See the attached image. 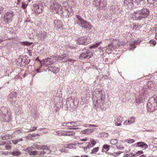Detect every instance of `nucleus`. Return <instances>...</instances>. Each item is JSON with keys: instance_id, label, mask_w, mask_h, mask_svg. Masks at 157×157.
<instances>
[{"instance_id": "obj_1", "label": "nucleus", "mask_w": 157, "mask_h": 157, "mask_svg": "<svg viewBox=\"0 0 157 157\" xmlns=\"http://www.w3.org/2000/svg\"><path fill=\"white\" fill-rule=\"evenodd\" d=\"M92 94V100L94 106L96 107L98 105H102L105 98V94L104 90L101 88L96 89L93 92Z\"/></svg>"}, {"instance_id": "obj_2", "label": "nucleus", "mask_w": 157, "mask_h": 157, "mask_svg": "<svg viewBox=\"0 0 157 157\" xmlns=\"http://www.w3.org/2000/svg\"><path fill=\"white\" fill-rule=\"evenodd\" d=\"M76 17L77 19L75 21V25L81 27L86 33H88L91 29L92 26L90 23L84 20L80 16L76 15Z\"/></svg>"}, {"instance_id": "obj_3", "label": "nucleus", "mask_w": 157, "mask_h": 157, "mask_svg": "<svg viewBox=\"0 0 157 157\" xmlns=\"http://www.w3.org/2000/svg\"><path fill=\"white\" fill-rule=\"evenodd\" d=\"M150 14L149 10L147 8H143L133 13L132 17L136 20H141L147 17Z\"/></svg>"}, {"instance_id": "obj_4", "label": "nucleus", "mask_w": 157, "mask_h": 157, "mask_svg": "<svg viewBox=\"0 0 157 157\" xmlns=\"http://www.w3.org/2000/svg\"><path fill=\"white\" fill-rule=\"evenodd\" d=\"M146 108L148 112H152L157 109V95L150 98L147 104Z\"/></svg>"}, {"instance_id": "obj_5", "label": "nucleus", "mask_w": 157, "mask_h": 157, "mask_svg": "<svg viewBox=\"0 0 157 157\" xmlns=\"http://www.w3.org/2000/svg\"><path fill=\"white\" fill-rule=\"evenodd\" d=\"M0 116L5 121L8 122L11 119V113L8 112L7 107L2 106L0 108Z\"/></svg>"}, {"instance_id": "obj_6", "label": "nucleus", "mask_w": 157, "mask_h": 157, "mask_svg": "<svg viewBox=\"0 0 157 157\" xmlns=\"http://www.w3.org/2000/svg\"><path fill=\"white\" fill-rule=\"evenodd\" d=\"M50 9L54 13H58L61 15L67 16L68 14H63L64 11L62 10L61 6L57 2H54L51 3Z\"/></svg>"}, {"instance_id": "obj_7", "label": "nucleus", "mask_w": 157, "mask_h": 157, "mask_svg": "<svg viewBox=\"0 0 157 157\" xmlns=\"http://www.w3.org/2000/svg\"><path fill=\"white\" fill-rule=\"evenodd\" d=\"M64 102H57L56 104H55V106H56L57 109H60L64 106L65 107L68 108H74L75 106L74 101L72 98H69L65 102L66 104H64Z\"/></svg>"}, {"instance_id": "obj_8", "label": "nucleus", "mask_w": 157, "mask_h": 157, "mask_svg": "<svg viewBox=\"0 0 157 157\" xmlns=\"http://www.w3.org/2000/svg\"><path fill=\"white\" fill-rule=\"evenodd\" d=\"M149 96L148 92L146 88H143L139 92L138 98H136V103L139 104L143 102L145 99Z\"/></svg>"}, {"instance_id": "obj_9", "label": "nucleus", "mask_w": 157, "mask_h": 157, "mask_svg": "<svg viewBox=\"0 0 157 157\" xmlns=\"http://www.w3.org/2000/svg\"><path fill=\"white\" fill-rule=\"evenodd\" d=\"M93 4L97 9L102 10L106 8L107 4L106 0H95Z\"/></svg>"}, {"instance_id": "obj_10", "label": "nucleus", "mask_w": 157, "mask_h": 157, "mask_svg": "<svg viewBox=\"0 0 157 157\" xmlns=\"http://www.w3.org/2000/svg\"><path fill=\"white\" fill-rule=\"evenodd\" d=\"M30 62V59L27 56H24L22 58L20 57L17 59L16 64L21 67L25 66L28 64Z\"/></svg>"}, {"instance_id": "obj_11", "label": "nucleus", "mask_w": 157, "mask_h": 157, "mask_svg": "<svg viewBox=\"0 0 157 157\" xmlns=\"http://www.w3.org/2000/svg\"><path fill=\"white\" fill-rule=\"evenodd\" d=\"M14 15L13 12L11 10L6 12L4 15V21L6 24L10 23L13 19Z\"/></svg>"}, {"instance_id": "obj_12", "label": "nucleus", "mask_w": 157, "mask_h": 157, "mask_svg": "<svg viewBox=\"0 0 157 157\" xmlns=\"http://www.w3.org/2000/svg\"><path fill=\"white\" fill-rule=\"evenodd\" d=\"M92 52L89 50H86L83 51L79 56V59H89L93 56Z\"/></svg>"}, {"instance_id": "obj_13", "label": "nucleus", "mask_w": 157, "mask_h": 157, "mask_svg": "<svg viewBox=\"0 0 157 157\" xmlns=\"http://www.w3.org/2000/svg\"><path fill=\"white\" fill-rule=\"evenodd\" d=\"M63 5L64 6H65V11L64 12L63 14H68L67 16L68 15L69 16L70 15L72 16L73 13H72L73 11L71 7L68 6L67 2L63 3Z\"/></svg>"}, {"instance_id": "obj_14", "label": "nucleus", "mask_w": 157, "mask_h": 157, "mask_svg": "<svg viewBox=\"0 0 157 157\" xmlns=\"http://www.w3.org/2000/svg\"><path fill=\"white\" fill-rule=\"evenodd\" d=\"M124 6L126 8L131 9L132 7H136L133 3V0H124Z\"/></svg>"}, {"instance_id": "obj_15", "label": "nucleus", "mask_w": 157, "mask_h": 157, "mask_svg": "<svg viewBox=\"0 0 157 157\" xmlns=\"http://www.w3.org/2000/svg\"><path fill=\"white\" fill-rule=\"evenodd\" d=\"M89 43V40L86 37L84 36L79 37L77 40V43L79 44L86 45Z\"/></svg>"}, {"instance_id": "obj_16", "label": "nucleus", "mask_w": 157, "mask_h": 157, "mask_svg": "<svg viewBox=\"0 0 157 157\" xmlns=\"http://www.w3.org/2000/svg\"><path fill=\"white\" fill-rule=\"evenodd\" d=\"M17 94V93L16 92H13L9 95L8 99L12 104L15 103Z\"/></svg>"}, {"instance_id": "obj_17", "label": "nucleus", "mask_w": 157, "mask_h": 157, "mask_svg": "<svg viewBox=\"0 0 157 157\" xmlns=\"http://www.w3.org/2000/svg\"><path fill=\"white\" fill-rule=\"evenodd\" d=\"M37 36L39 40H44L46 36V33L44 31H37Z\"/></svg>"}, {"instance_id": "obj_18", "label": "nucleus", "mask_w": 157, "mask_h": 157, "mask_svg": "<svg viewBox=\"0 0 157 157\" xmlns=\"http://www.w3.org/2000/svg\"><path fill=\"white\" fill-rule=\"evenodd\" d=\"M54 62L52 57L47 58V59L44 60V61H43V64L45 65L46 67L47 65L52 64Z\"/></svg>"}, {"instance_id": "obj_19", "label": "nucleus", "mask_w": 157, "mask_h": 157, "mask_svg": "<svg viewBox=\"0 0 157 157\" xmlns=\"http://www.w3.org/2000/svg\"><path fill=\"white\" fill-rule=\"evenodd\" d=\"M47 69L49 71L54 73L57 74L59 71V69L53 66H50L47 68Z\"/></svg>"}, {"instance_id": "obj_20", "label": "nucleus", "mask_w": 157, "mask_h": 157, "mask_svg": "<svg viewBox=\"0 0 157 157\" xmlns=\"http://www.w3.org/2000/svg\"><path fill=\"white\" fill-rule=\"evenodd\" d=\"M55 27L57 29H59L62 26V22L58 19L55 20L54 21Z\"/></svg>"}, {"instance_id": "obj_21", "label": "nucleus", "mask_w": 157, "mask_h": 157, "mask_svg": "<svg viewBox=\"0 0 157 157\" xmlns=\"http://www.w3.org/2000/svg\"><path fill=\"white\" fill-rule=\"evenodd\" d=\"M135 118L133 117H130L128 121H126L124 122L123 124L124 125L132 124L135 122Z\"/></svg>"}, {"instance_id": "obj_22", "label": "nucleus", "mask_w": 157, "mask_h": 157, "mask_svg": "<svg viewBox=\"0 0 157 157\" xmlns=\"http://www.w3.org/2000/svg\"><path fill=\"white\" fill-rule=\"evenodd\" d=\"M35 6L36 11L37 13H40L41 12L44 8L43 4L41 3H38V4L36 5Z\"/></svg>"}, {"instance_id": "obj_23", "label": "nucleus", "mask_w": 157, "mask_h": 157, "mask_svg": "<svg viewBox=\"0 0 157 157\" xmlns=\"http://www.w3.org/2000/svg\"><path fill=\"white\" fill-rule=\"evenodd\" d=\"M86 143H88V144L87 147L85 148L87 149L93 147L96 144V142L94 140L92 139V140H91L90 142Z\"/></svg>"}, {"instance_id": "obj_24", "label": "nucleus", "mask_w": 157, "mask_h": 157, "mask_svg": "<svg viewBox=\"0 0 157 157\" xmlns=\"http://www.w3.org/2000/svg\"><path fill=\"white\" fill-rule=\"evenodd\" d=\"M75 132L73 131H64L65 136H74L75 135Z\"/></svg>"}, {"instance_id": "obj_25", "label": "nucleus", "mask_w": 157, "mask_h": 157, "mask_svg": "<svg viewBox=\"0 0 157 157\" xmlns=\"http://www.w3.org/2000/svg\"><path fill=\"white\" fill-rule=\"evenodd\" d=\"M67 124H68V125H67V127H68L67 128L68 129H78L79 128H78L74 127L73 122H68Z\"/></svg>"}, {"instance_id": "obj_26", "label": "nucleus", "mask_w": 157, "mask_h": 157, "mask_svg": "<svg viewBox=\"0 0 157 157\" xmlns=\"http://www.w3.org/2000/svg\"><path fill=\"white\" fill-rule=\"evenodd\" d=\"M54 135L58 136H65L64 131H57L54 132Z\"/></svg>"}, {"instance_id": "obj_27", "label": "nucleus", "mask_w": 157, "mask_h": 157, "mask_svg": "<svg viewBox=\"0 0 157 157\" xmlns=\"http://www.w3.org/2000/svg\"><path fill=\"white\" fill-rule=\"evenodd\" d=\"M101 43L102 42L101 41L93 45H89V48L90 49H95L99 46Z\"/></svg>"}, {"instance_id": "obj_28", "label": "nucleus", "mask_w": 157, "mask_h": 157, "mask_svg": "<svg viewBox=\"0 0 157 157\" xmlns=\"http://www.w3.org/2000/svg\"><path fill=\"white\" fill-rule=\"evenodd\" d=\"M108 135V134L107 132H101L99 133V136L102 139H103L107 137Z\"/></svg>"}, {"instance_id": "obj_29", "label": "nucleus", "mask_w": 157, "mask_h": 157, "mask_svg": "<svg viewBox=\"0 0 157 157\" xmlns=\"http://www.w3.org/2000/svg\"><path fill=\"white\" fill-rule=\"evenodd\" d=\"M74 127H76L80 126L83 125V123L81 121H77L73 122Z\"/></svg>"}, {"instance_id": "obj_30", "label": "nucleus", "mask_w": 157, "mask_h": 157, "mask_svg": "<svg viewBox=\"0 0 157 157\" xmlns=\"http://www.w3.org/2000/svg\"><path fill=\"white\" fill-rule=\"evenodd\" d=\"M67 55L66 54H64L62 55L61 56H59L58 57V60H59L62 61L64 62L63 61L66 60L67 59H65L66 58Z\"/></svg>"}, {"instance_id": "obj_31", "label": "nucleus", "mask_w": 157, "mask_h": 157, "mask_svg": "<svg viewBox=\"0 0 157 157\" xmlns=\"http://www.w3.org/2000/svg\"><path fill=\"white\" fill-rule=\"evenodd\" d=\"M65 147L66 148L70 149H75V145L73 144H66Z\"/></svg>"}, {"instance_id": "obj_32", "label": "nucleus", "mask_w": 157, "mask_h": 157, "mask_svg": "<svg viewBox=\"0 0 157 157\" xmlns=\"http://www.w3.org/2000/svg\"><path fill=\"white\" fill-rule=\"evenodd\" d=\"M36 136V135L34 134H29L26 137V139L31 140L33 139L34 137Z\"/></svg>"}, {"instance_id": "obj_33", "label": "nucleus", "mask_w": 157, "mask_h": 157, "mask_svg": "<svg viewBox=\"0 0 157 157\" xmlns=\"http://www.w3.org/2000/svg\"><path fill=\"white\" fill-rule=\"evenodd\" d=\"M95 128H91L90 129L88 128L85 130L86 134H89L93 132Z\"/></svg>"}, {"instance_id": "obj_34", "label": "nucleus", "mask_w": 157, "mask_h": 157, "mask_svg": "<svg viewBox=\"0 0 157 157\" xmlns=\"http://www.w3.org/2000/svg\"><path fill=\"white\" fill-rule=\"evenodd\" d=\"M143 1V0H134V5H135V7L140 6L141 2Z\"/></svg>"}, {"instance_id": "obj_35", "label": "nucleus", "mask_w": 157, "mask_h": 157, "mask_svg": "<svg viewBox=\"0 0 157 157\" xmlns=\"http://www.w3.org/2000/svg\"><path fill=\"white\" fill-rule=\"evenodd\" d=\"M148 146L149 149L153 151H155L157 149L156 147L154 146L153 144H150Z\"/></svg>"}, {"instance_id": "obj_36", "label": "nucleus", "mask_w": 157, "mask_h": 157, "mask_svg": "<svg viewBox=\"0 0 157 157\" xmlns=\"http://www.w3.org/2000/svg\"><path fill=\"white\" fill-rule=\"evenodd\" d=\"M154 83L150 81L148 82L147 86L150 89H153L152 88H154Z\"/></svg>"}, {"instance_id": "obj_37", "label": "nucleus", "mask_w": 157, "mask_h": 157, "mask_svg": "<svg viewBox=\"0 0 157 157\" xmlns=\"http://www.w3.org/2000/svg\"><path fill=\"white\" fill-rule=\"evenodd\" d=\"M11 138V136L9 135H5L2 137V139L3 140H7Z\"/></svg>"}, {"instance_id": "obj_38", "label": "nucleus", "mask_w": 157, "mask_h": 157, "mask_svg": "<svg viewBox=\"0 0 157 157\" xmlns=\"http://www.w3.org/2000/svg\"><path fill=\"white\" fill-rule=\"evenodd\" d=\"M118 143V140L117 139H113L110 140V143L113 145H116Z\"/></svg>"}, {"instance_id": "obj_39", "label": "nucleus", "mask_w": 157, "mask_h": 157, "mask_svg": "<svg viewBox=\"0 0 157 157\" xmlns=\"http://www.w3.org/2000/svg\"><path fill=\"white\" fill-rule=\"evenodd\" d=\"M99 147H98L94 148L91 151V153L96 154L97 152L98 151Z\"/></svg>"}, {"instance_id": "obj_40", "label": "nucleus", "mask_w": 157, "mask_h": 157, "mask_svg": "<svg viewBox=\"0 0 157 157\" xmlns=\"http://www.w3.org/2000/svg\"><path fill=\"white\" fill-rule=\"evenodd\" d=\"M11 154L13 156H18L19 155H20L21 154V153L20 151H13L11 153Z\"/></svg>"}, {"instance_id": "obj_41", "label": "nucleus", "mask_w": 157, "mask_h": 157, "mask_svg": "<svg viewBox=\"0 0 157 157\" xmlns=\"http://www.w3.org/2000/svg\"><path fill=\"white\" fill-rule=\"evenodd\" d=\"M108 47H109V48H110V50L111 51L113 50L114 49H115L116 48L115 46L113 45V44L112 43H110L108 45Z\"/></svg>"}, {"instance_id": "obj_42", "label": "nucleus", "mask_w": 157, "mask_h": 157, "mask_svg": "<svg viewBox=\"0 0 157 157\" xmlns=\"http://www.w3.org/2000/svg\"><path fill=\"white\" fill-rule=\"evenodd\" d=\"M111 7V9H112L113 10H114L115 12L117 11L119 9V7L118 5H116V6L113 5Z\"/></svg>"}, {"instance_id": "obj_43", "label": "nucleus", "mask_w": 157, "mask_h": 157, "mask_svg": "<svg viewBox=\"0 0 157 157\" xmlns=\"http://www.w3.org/2000/svg\"><path fill=\"white\" fill-rule=\"evenodd\" d=\"M125 141L129 144L133 143L135 142V140H134L131 139L125 140Z\"/></svg>"}, {"instance_id": "obj_44", "label": "nucleus", "mask_w": 157, "mask_h": 157, "mask_svg": "<svg viewBox=\"0 0 157 157\" xmlns=\"http://www.w3.org/2000/svg\"><path fill=\"white\" fill-rule=\"evenodd\" d=\"M144 142H137L136 144H137V146L136 147H142L143 146Z\"/></svg>"}, {"instance_id": "obj_45", "label": "nucleus", "mask_w": 157, "mask_h": 157, "mask_svg": "<svg viewBox=\"0 0 157 157\" xmlns=\"http://www.w3.org/2000/svg\"><path fill=\"white\" fill-rule=\"evenodd\" d=\"M34 147L35 149H36L38 150H41L42 147L40 145L37 144H34L33 145V147Z\"/></svg>"}, {"instance_id": "obj_46", "label": "nucleus", "mask_w": 157, "mask_h": 157, "mask_svg": "<svg viewBox=\"0 0 157 157\" xmlns=\"http://www.w3.org/2000/svg\"><path fill=\"white\" fill-rule=\"evenodd\" d=\"M22 141V139H18L16 140H13L12 141V142L13 143L15 144H17V143L19 142L20 141Z\"/></svg>"}, {"instance_id": "obj_47", "label": "nucleus", "mask_w": 157, "mask_h": 157, "mask_svg": "<svg viewBox=\"0 0 157 157\" xmlns=\"http://www.w3.org/2000/svg\"><path fill=\"white\" fill-rule=\"evenodd\" d=\"M11 143L10 141H4L0 142V145H3L4 144H11Z\"/></svg>"}, {"instance_id": "obj_48", "label": "nucleus", "mask_w": 157, "mask_h": 157, "mask_svg": "<svg viewBox=\"0 0 157 157\" xmlns=\"http://www.w3.org/2000/svg\"><path fill=\"white\" fill-rule=\"evenodd\" d=\"M122 117L121 116H119L117 117V118L116 119V121L121 122L122 121Z\"/></svg>"}, {"instance_id": "obj_49", "label": "nucleus", "mask_w": 157, "mask_h": 157, "mask_svg": "<svg viewBox=\"0 0 157 157\" xmlns=\"http://www.w3.org/2000/svg\"><path fill=\"white\" fill-rule=\"evenodd\" d=\"M103 148L108 151L109 149V146L107 144H104L103 146Z\"/></svg>"}, {"instance_id": "obj_50", "label": "nucleus", "mask_w": 157, "mask_h": 157, "mask_svg": "<svg viewBox=\"0 0 157 157\" xmlns=\"http://www.w3.org/2000/svg\"><path fill=\"white\" fill-rule=\"evenodd\" d=\"M38 154V151H34L31 152L29 155H36Z\"/></svg>"}, {"instance_id": "obj_51", "label": "nucleus", "mask_w": 157, "mask_h": 157, "mask_svg": "<svg viewBox=\"0 0 157 157\" xmlns=\"http://www.w3.org/2000/svg\"><path fill=\"white\" fill-rule=\"evenodd\" d=\"M22 44L25 45H30L32 44L33 43V42H29L27 41H23L22 42Z\"/></svg>"}, {"instance_id": "obj_52", "label": "nucleus", "mask_w": 157, "mask_h": 157, "mask_svg": "<svg viewBox=\"0 0 157 157\" xmlns=\"http://www.w3.org/2000/svg\"><path fill=\"white\" fill-rule=\"evenodd\" d=\"M157 1V0H147L148 3L150 4H153Z\"/></svg>"}, {"instance_id": "obj_53", "label": "nucleus", "mask_w": 157, "mask_h": 157, "mask_svg": "<svg viewBox=\"0 0 157 157\" xmlns=\"http://www.w3.org/2000/svg\"><path fill=\"white\" fill-rule=\"evenodd\" d=\"M116 147L117 149L120 150H123L124 149V147L121 145H117L116 146Z\"/></svg>"}, {"instance_id": "obj_54", "label": "nucleus", "mask_w": 157, "mask_h": 157, "mask_svg": "<svg viewBox=\"0 0 157 157\" xmlns=\"http://www.w3.org/2000/svg\"><path fill=\"white\" fill-rule=\"evenodd\" d=\"M37 127H33L31 128L28 132H31L35 131L37 129Z\"/></svg>"}, {"instance_id": "obj_55", "label": "nucleus", "mask_w": 157, "mask_h": 157, "mask_svg": "<svg viewBox=\"0 0 157 157\" xmlns=\"http://www.w3.org/2000/svg\"><path fill=\"white\" fill-rule=\"evenodd\" d=\"M12 29L11 28H6L5 29V30L7 32V33H12V32H11V31H12Z\"/></svg>"}, {"instance_id": "obj_56", "label": "nucleus", "mask_w": 157, "mask_h": 157, "mask_svg": "<svg viewBox=\"0 0 157 157\" xmlns=\"http://www.w3.org/2000/svg\"><path fill=\"white\" fill-rule=\"evenodd\" d=\"M148 147V145L147 144L144 143L143 146L142 148L143 149H146Z\"/></svg>"}, {"instance_id": "obj_57", "label": "nucleus", "mask_w": 157, "mask_h": 157, "mask_svg": "<svg viewBox=\"0 0 157 157\" xmlns=\"http://www.w3.org/2000/svg\"><path fill=\"white\" fill-rule=\"evenodd\" d=\"M33 150V149H31V148H30V147H27V148L24 150L25 151H26L27 152H29L30 151Z\"/></svg>"}, {"instance_id": "obj_58", "label": "nucleus", "mask_w": 157, "mask_h": 157, "mask_svg": "<svg viewBox=\"0 0 157 157\" xmlns=\"http://www.w3.org/2000/svg\"><path fill=\"white\" fill-rule=\"evenodd\" d=\"M150 44H153V45H155L156 42L155 40H151L149 42Z\"/></svg>"}, {"instance_id": "obj_59", "label": "nucleus", "mask_w": 157, "mask_h": 157, "mask_svg": "<svg viewBox=\"0 0 157 157\" xmlns=\"http://www.w3.org/2000/svg\"><path fill=\"white\" fill-rule=\"evenodd\" d=\"M42 149L43 150H47L48 149V147L46 145H44L42 146Z\"/></svg>"}, {"instance_id": "obj_60", "label": "nucleus", "mask_w": 157, "mask_h": 157, "mask_svg": "<svg viewBox=\"0 0 157 157\" xmlns=\"http://www.w3.org/2000/svg\"><path fill=\"white\" fill-rule=\"evenodd\" d=\"M152 142L154 144L157 145V138L153 139Z\"/></svg>"}, {"instance_id": "obj_61", "label": "nucleus", "mask_w": 157, "mask_h": 157, "mask_svg": "<svg viewBox=\"0 0 157 157\" xmlns=\"http://www.w3.org/2000/svg\"><path fill=\"white\" fill-rule=\"evenodd\" d=\"M5 147L6 149L8 150H10L11 148V146L9 145H7L5 146Z\"/></svg>"}, {"instance_id": "obj_62", "label": "nucleus", "mask_w": 157, "mask_h": 157, "mask_svg": "<svg viewBox=\"0 0 157 157\" xmlns=\"http://www.w3.org/2000/svg\"><path fill=\"white\" fill-rule=\"evenodd\" d=\"M121 122H118V121H116V122L115 123V125L116 126H120L121 125Z\"/></svg>"}, {"instance_id": "obj_63", "label": "nucleus", "mask_w": 157, "mask_h": 157, "mask_svg": "<svg viewBox=\"0 0 157 157\" xmlns=\"http://www.w3.org/2000/svg\"><path fill=\"white\" fill-rule=\"evenodd\" d=\"M120 154V152H117V153L114 152V153H113L112 154V155H113V156L116 157V156L118 154L119 155Z\"/></svg>"}, {"instance_id": "obj_64", "label": "nucleus", "mask_w": 157, "mask_h": 157, "mask_svg": "<svg viewBox=\"0 0 157 157\" xmlns=\"http://www.w3.org/2000/svg\"><path fill=\"white\" fill-rule=\"evenodd\" d=\"M26 6L27 5L25 3H24L23 2L22 3V7L23 9H25L26 7Z\"/></svg>"}]
</instances>
